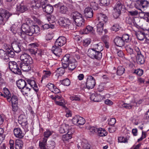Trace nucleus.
<instances>
[{"label":"nucleus","mask_w":149,"mask_h":149,"mask_svg":"<svg viewBox=\"0 0 149 149\" xmlns=\"http://www.w3.org/2000/svg\"><path fill=\"white\" fill-rule=\"evenodd\" d=\"M40 30L39 27L37 25H33L29 27L27 24H24L22 26V30L27 33L29 36H32L34 33H39Z\"/></svg>","instance_id":"1"},{"label":"nucleus","mask_w":149,"mask_h":149,"mask_svg":"<svg viewBox=\"0 0 149 149\" xmlns=\"http://www.w3.org/2000/svg\"><path fill=\"white\" fill-rule=\"evenodd\" d=\"M11 15L7 10L3 9H0V25H4Z\"/></svg>","instance_id":"2"},{"label":"nucleus","mask_w":149,"mask_h":149,"mask_svg":"<svg viewBox=\"0 0 149 149\" xmlns=\"http://www.w3.org/2000/svg\"><path fill=\"white\" fill-rule=\"evenodd\" d=\"M88 56L92 59L99 60L102 56V53L100 51H96L93 49H89L88 50Z\"/></svg>","instance_id":"3"},{"label":"nucleus","mask_w":149,"mask_h":149,"mask_svg":"<svg viewBox=\"0 0 149 149\" xmlns=\"http://www.w3.org/2000/svg\"><path fill=\"white\" fill-rule=\"evenodd\" d=\"M149 2L145 0H139L134 3L135 8L137 9L141 10L142 8H147L149 6Z\"/></svg>","instance_id":"4"},{"label":"nucleus","mask_w":149,"mask_h":149,"mask_svg":"<svg viewBox=\"0 0 149 149\" xmlns=\"http://www.w3.org/2000/svg\"><path fill=\"white\" fill-rule=\"evenodd\" d=\"M9 67L10 70L14 73L19 75L21 74L22 72L19 68L17 63L15 61L9 62Z\"/></svg>","instance_id":"5"},{"label":"nucleus","mask_w":149,"mask_h":149,"mask_svg":"<svg viewBox=\"0 0 149 149\" xmlns=\"http://www.w3.org/2000/svg\"><path fill=\"white\" fill-rule=\"evenodd\" d=\"M41 6V3L40 1H33L32 2L31 10L33 11L34 14L36 15Z\"/></svg>","instance_id":"6"},{"label":"nucleus","mask_w":149,"mask_h":149,"mask_svg":"<svg viewBox=\"0 0 149 149\" xmlns=\"http://www.w3.org/2000/svg\"><path fill=\"white\" fill-rule=\"evenodd\" d=\"M95 84V81L94 77L91 76H88L86 82L87 88L89 89L94 88Z\"/></svg>","instance_id":"7"},{"label":"nucleus","mask_w":149,"mask_h":149,"mask_svg":"<svg viewBox=\"0 0 149 149\" xmlns=\"http://www.w3.org/2000/svg\"><path fill=\"white\" fill-rule=\"evenodd\" d=\"M18 120L19 123L23 126V128L28 127V122L26 115L23 114L20 115L18 118Z\"/></svg>","instance_id":"8"},{"label":"nucleus","mask_w":149,"mask_h":149,"mask_svg":"<svg viewBox=\"0 0 149 149\" xmlns=\"http://www.w3.org/2000/svg\"><path fill=\"white\" fill-rule=\"evenodd\" d=\"M73 123L74 125H83L85 122V120L84 118L79 116H75L72 120Z\"/></svg>","instance_id":"9"},{"label":"nucleus","mask_w":149,"mask_h":149,"mask_svg":"<svg viewBox=\"0 0 149 149\" xmlns=\"http://www.w3.org/2000/svg\"><path fill=\"white\" fill-rule=\"evenodd\" d=\"M21 60L24 63H27L28 64H32L33 61L32 58L28 54L22 53L20 56Z\"/></svg>","instance_id":"10"},{"label":"nucleus","mask_w":149,"mask_h":149,"mask_svg":"<svg viewBox=\"0 0 149 149\" xmlns=\"http://www.w3.org/2000/svg\"><path fill=\"white\" fill-rule=\"evenodd\" d=\"M71 58H74L72 56H71L69 54H67L65 55L61 59L63 67L67 68L68 64L70 62L71 59Z\"/></svg>","instance_id":"11"},{"label":"nucleus","mask_w":149,"mask_h":149,"mask_svg":"<svg viewBox=\"0 0 149 149\" xmlns=\"http://www.w3.org/2000/svg\"><path fill=\"white\" fill-rule=\"evenodd\" d=\"M73 129H70L68 130L67 133L62 136V140L65 142H66L72 138V134L74 132Z\"/></svg>","instance_id":"12"},{"label":"nucleus","mask_w":149,"mask_h":149,"mask_svg":"<svg viewBox=\"0 0 149 149\" xmlns=\"http://www.w3.org/2000/svg\"><path fill=\"white\" fill-rule=\"evenodd\" d=\"M5 93L8 100L10 99L12 104H18V99L17 96L13 95L11 97L10 94L8 90H6V92H5Z\"/></svg>","instance_id":"13"},{"label":"nucleus","mask_w":149,"mask_h":149,"mask_svg":"<svg viewBox=\"0 0 149 149\" xmlns=\"http://www.w3.org/2000/svg\"><path fill=\"white\" fill-rule=\"evenodd\" d=\"M70 61L68 64V69L70 71L73 70L77 67V61L74 58H71Z\"/></svg>","instance_id":"14"},{"label":"nucleus","mask_w":149,"mask_h":149,"mask_svg":"<svg viewBox=\"0 0 149 149\" xmlns=\"http://www.w3.org/2000/svg\"><path fill=\"white\" fill-rule=\"evenodd\" d=\"M66 42V38L63 36H60L56 39L55 43L56 46L61 47L65 44Z\"/></svg>","instance_id":"15"},{"label":"nucleus","mask_w":149,"mask_h":149,"mask_svg":"<svg viewBox=\"0 0 149 149\" xmlns=\"http://www.w3.org/2000/svg\"><path fill=\"white\" fill-rule=\"evenodd\" d=\"M90 98L92 101L95 102H99L103 100L104 97L103 96H101L100 94H93L91 95Z\"/></svg>","instance_id":"16"},{"label":"nucleus","mask_w":149,"mask_h":149,"mask_svg":"<svg viewBox=\"0 0 149 149\" xmlns=\"http://www.w3.org/2000/svg\"><path fill=\"white\" fill-rule=\"evenodd\" d=\"M97 16V19L99 23L104 24L107 22L108 17L106 15L100 13L98 14Z\"/></svg>","instance_id":"17"},{"label":"nucleus","mask_w":149,"mask_h":149,"mask_svg":"<svg viewBox=\"0 0 149 149\" xmlns=\"http://www.w3.org/2000/svg\"><path fill=\"white\" fill-rule=\"evenodd\" d=\"M32 64H28L27 63H20L19 67L21 70L24 71H28L31 69L30 65Z\"/></svg>","instance_id":"18"},{"label":"nucleus","mask_w":149,"mask_h":149,"mask_svg":"<svg viewBox=\"0 0 149 149\" xmlns=\"http://www.w3.org/2000/svg\"><path fill=\"white\" fill-rule=\"evenodd\" d=\"M114 42L116 46L120 47L123 46L125 44L122 38L119 37H116L114 39Z\"/></svg>","instance_id":"19"},{"label":"nucleus","mask_w":149,"mask_h":149,"mask_svg":"<svg viewBox=\"0 0 149 149\" xmlns=\"http://www.w3.org/2000/svg\"><path fill=\"white\" fill-rule=\"evenodd\" d=\"M13 132L15 136L17 138L21 139L24 136V134L20 128H17L15 129Z\"/></svg>","instance_id":"20"},{"label":"nucleus","mask_w":149,"mask_h":149,"mask_svg":"<svg viewBox=\"0 0 149 149\" xmlns=\"http://www.w3.org/2000/svg\"><path fill=\"white\" fill-rule=\"evenodd\" d=\"M59 22L61 26L65 27L68 26L70 21L68 19L61 18L60 19Z\"/></svg>","instance_id":"21"},{"label":"nucleus","mask_w":149,"mask_h":149,"mask_svg":"<svg viewBox=\"0 0 149 149\" xmlns=\"http://www.w3.org/2000/svg\"><path fill=\"white\" fill-rule=\"evenodd\" d=\"M27 81L28 83V85L30 86V87L31 89L34 90L36 91H38V89L37 85L34 81L28 79L27 80Z\"/></svg>","instance_id":"22"},{"label":"nucleus","mask_w":149,"mask_h":149,"mask_svg":"<svg viewBox=\"0 0 149 149\" xmlns=\"http://www.w3.org/2000/svg\"><path fill=\"white\" fill-rule=\"evenodd\" d=\"M84 14L87 18H91L93 16V10L90 7H87L84 10Z\"/></svg>","instance_id":"23"},{"label":"nucleus","mask_w":149,"mask_h":149,"mask_svg":"<svg viewBox=\"0 0 149 149\" xmlns=\"http://www.w3.org/2000/svg\"><path fill=\"white\" fill-rule=\"evenodd\" d=\"M70 129H72L71 127L67 124H63L61 125L59 131L61 133H63L67 131Z\"/></svg>","instance_id":"24"},{"label":"nucleus","mask_w":149,"mask_h":149,"mask_svg":"<svg viewBox=\"0 0 149 149\" xmlns=\"http://www.w3.org/2000/svg\"><path fill=\"white\" fill-rule=\"evenodd\" d=\"M122 6L121 3L119 2H118L116 4V7L114 8V10L115 12V14L117 15V17L119 16L120 14Z\"/></svg>","instance_id":"25"},{"label":"nucleus","mask_w":149,"mask_h":149,"mask_svg":"<svg viewBox=\"0 0 149 149\" xmlns=\"http://www.w3.org/2000/svg\"><path fill=\"white\" fill-rule=\"evenodd\" d=\"M42 8L44 11L47 14L51 13L53 11V7L50 5H44L42 6Z\"/></svg>","instance_id":"26"},{"label":"nucleus","mask_w":149,"mask_h":149,"mask_svg":"<svg viewBox=\"0 0 149 149\" xmlns=\"http://www.w3.org/2000/svg\"><path fill=\"white\" fill-rule=\"evenodd\" d=\"M108 134L107 132L104 129L100 127L98 129L97 131V134L100 136H105Z\"/></svg>","instance_id":"27"},{"label":"nucleus","mask_w":149,"mask_h":149,"mask_svg":"<svg viewBox=\"0 0 149 149\" xmlns=\"http://www.w3.org/2000/svg\"><path fill=\"white\" fill-rule=\"evenodd\" d=\"M27 84L26 81L22 79H20L16 81L17 87L19 89H21Z\"/></svg>","instance_id":"28"},{"label":"nucleus","mask_w":149,"mask_h":149,"mask_svg":"<svg viewBox=\"0 0 149 149\" xmlns=\"http://www.w3.org/2000/svg\"><path fill=\"white\" fill-rule=\"evenodd\" d=\"M125 49L127 52L132 56H135L136 53L133 49L132 47L130 45H127L125 47Z\"/></svg>","instance_id":"29"},{"label":"nucleus","mask_w":149,"mask_h":149,"mask_svg":"<svg viewBox=\"0 0 149 149\" xmlns=\"http://www.w3.org/2000/svg\"><path fill=\"white\" fill-rule=\"evenodd\" d=\"M136 60L137 63L139 64H142L145 62V59L144 56L142 54L137 55Z\"/></svg>","instance_id":"30"},{"label":"nucleus","mask_w":149,"mask_h":149,"mask_svg":"<svg viewBox=\"0 0 149 149\" xmlns=\"http://www.w3.org/2000/svg\"><path fill=\"white\" fill-rule=\"evenodd\" d=\"M30 86L26 84L25 86L21 89V92L23 95H26L29 93L31 89Z\"/></svg>","instance_id":"31"},{"label":"nucleus","mask_w":149,"mask_h":149,"mask_svg":"<svg viewBox=\"0 0 149 149\" xmlns=\"http://www.w3.org/2000/svg\"><path fill=\"white\" fill-rule=\"evenodd\" d=\"M59 11L62 14H67L68 12V8L66 6L62 5L60 7Z\"/></svg>","instance_id":"32"},{"label":"nucleus","mask_w":149,"mask_h":149,"mask_svg":"<svg viewBox=\"0 0 149 149\" xmlns=\"http://www.w3.org/2000/svg\"><path fill=\"white\" fill-rule=\"evenodd\" d=\"M74 21L76 25L77 26L81 27L84 25V20L83 17L76 19Z\"/></svg>","instance_id":"33"},{"label":"nucleus","mask_w":149,"mask_h":149,"mask_svg":"<svg viewBox=\"0 0 149 149\" xmlns=\"http://www.w3.org/2000/svg\"><path fill=\"white\" fill-rule=\"evenodd\" d=\"M145 33L143 31H138L136 34L137 38L139 40H142L145 38Z\"/></svg>","instance_id":"34"},{"label":"nucleus","mask_w":149,"mask_h":149,"mask_svg":"<svg viewBox=\"0 0 149 149\" xmlns=\"http://www.w3.org/2000/svg\"><path fill=\"white\" fill-rule=\"evenodd\" d=\"M0 57L4 60L8 59L7 52L2 49H0Z\"/></svg>","instance_id":"35"},{"label":"nucleus","mask_w":149,"mask_h":149,"mask_svg":"<svg viewBox=\"0 0 149 149\" xmlns=\"http://www.w3.org/2000/svg\"><path fill=\"white\" fill-rule=\"evenodd\" d=\"M94 50L96 51H100V52L103 49L102 43H99V44H96L93 45V48Z\"/></svg>","instance_id":"36"},{"label":"nucleus","mask_w":149,"mask_h":149,"mask_svg":"<svg viewBox=\"0 0 149 149\" xmlns=\"http://www.w3.org/2000/svg\"><path fill=\"white\" fill-rule=\"evenodd\" d=\"M70 99L72 101L79 102L81 100V97L79 95H73L70 97Z\"/></svg>","instance_id":"37"},{"label":"nucleus","mask_w":149,"mask_h":149,"mask_svg":"<svg viewBox=\"0 0 149 149\" xmlns=\"http://www.w3.org/2000/svg\"><path fill=\"white\" fill-rule=\"evenodd\" d=\"M52 51L53 53L56 55L57 56L58 55V53L61 52V49L58 47V46H53L52 48Z\"/></svg>","instance_id":"38"},{"label":"nucleus","mask_w":149,"mask_h":149,"mask_svg":"<svg viewBox=\"0 0 149 149\" xmlns=\"http://www.w3.org/2000/svg\"><path fill=\"white\" fill-rule=\"evenodd\" d=\"M27 9L26 6L19 5L17 6V10L20 13H22L25 11Z\"/></svg>","instance_id":"39"},{"label":"nucleus","mask_w":149,"mask_h":149,"mask_svg":"<svg viewBox=\"0 0 149 149\" xmlns=\"http://www.w3.org/2000/svg\"><path fill=\"white\" fill-rule=\"evenodd\" d=\"M104 25L103 24L98 23L97 25V31L100 34H102L103 33Z\"/></svg>","instance_id":"40"},{"label":"nucleus","mask_w":149,"mask_h":149,"mask_svg":"<svg viewBox=\"0 0 149 149\" xmlns=\"http://www.w3.org/2000/svg\"><path fill=\"white\" fill-rule=\"evenodd\" d=\"M71 15L74 20H75L76 19H78L83 17L82 15L77 12L73 13Z\"/></svg>","instance_id":"41"},{"label":"nucleus","mask_w":149,"mask_h":149,"mask_svg":"<svg viewBox=\"0 0 149 149\" xmlns=\"http://www.w3.org/2000/svg\"><path fill=\"white\" fill-rule=\"evenodd\" d=\"M23 146L22 141L21 140H16L15 142V148L16 149H21Z\"/></svg>","instance_id":"42"},{"label":"nucleus","mask_w":149,"mask_h":149,"mask_svg":"<svg viewBox=\"0 0 149 149\" xmlns=\"http://www.w3.org/2000/svg\"><path fill=\"white\" fill-rule=\"evenodd\" d=\"M84 33L86 34H87L89 32L93 33L94 31L93 27L89 25L87 26L86 29L84 30Z\"/></svg>","instance_id":"43"},{"label":"nucleus","mask_w":149,"mask_h":149,"mask_svg":"<svg viewBox=\"0 0 149 149\" xmlns=\"http://www.w3.org/2000/svg\"><path fill=\"white\" fill-rule=\"evenodd\" d=\"M121 38H122L124 43L125 42H129L131 41V38L128 34L123 35Z\"/></svg>","instance_id":"44"},{"label":"nucleus","mask_w":149,"mask_h":149,"mask_svg":"<svg viewBox=\"0 0 149 149\" xmlns=\"http://www.w3.org/2000/svg\"><path fill=\"white\" fill-rule=\"evenodd\" d=\"M82 146L83 149H90V145L86 140H84L82 141Z\"/></svg>","instance_id":"45"},{"label":"nucleus","mask_w":149,"mask_h":149,"mask_svg":"<svg viewBox=\"0 0 149 149\" xmlns=\"http://www.w3.org/2000/svg\"><path fill=\"white\" fill-rule=\"evenodd\" d=\"M125 69L122 66L118 67L117 68V73L119 75H121L123 74L124 72Z\"/></svg>","instance_id":"46"},{"label":"nucleus","mask_w":149,"mask_h":149,"mask_svg":"<svg viewBox=\"0 0 149 149\" xmlns=\"http://www.w3.org/2000/svg\"><path fill=\"white\" fill-rule=\"evenodd\" d=\"M7 53L8 56L11 58L13 57L15 55L14 51L12 48H8L7 49Z\"/></svg>","instance_id":"47"},{"label":"nucleus","mask_w":149,"mask_h":149,"mask_svg":"<svg viewBox=\"0 0 149 149\" xmlns=\"http://www.w3.org/2000/svg\"><path fill=\"white\" fill-rule=\"evenodd\" d=\"M12 49L15 52L18 53L21 51V49L19 46L18 44H15L12 47Z\"/></svg>","instance_id":"48"},{"label":"nucleus","mask_w":149,"mask_h":149,"mask_svg":"<svg viewBox=\"0 0 149 149\" xmlns=\"http://www.w3.org/2000/svg\"><path fill=\"white\" fill-rule=\"evenodd\" d=\"M55 146V143L54 141H50L47 144V147L49 149H53Z\"/></svg>","instance_id":"49"},{"label":"nucleus","mask_w":149,"mask_h":149,"mask_svg":"<svg viewBox=\"0 0 149 149\" xmlns=\"http://www.w3.org/2000/svg\"><path fill=\"white\" fill-rule=\"evenodd\" d=\"M61 101H58L57 100H55V103L57 105L62 106L63 107L65 108V109H67V108L65 106L64 102L63 100H62Z\"/></svg>","instance_id":"50"},{"label":"nucleus","mask_w":149,"mask_h":149,"mask_svg":"<svg viewBox=\"0 0 149 149\" xmlns=\"http://www.w3.org/2000/svg\"><path fill=\"white\" fill-rule=\"evenodd\" d=\"M54 26L53 24H46L42 26V28L44 29H47L49 28L52 29L54 28Z\"/></svg>","instance_id":"51"},{"label":"nucleus","mask_w":149,"mask_h":149,"mask_svg":"<svg viewBox=\"0 0 149 149\" xmlns=\"http://www.w3.org/2000/svg\"><path fill=\"white\" fill-rule=\"evenodd\" d=\"M44 74L42 77V79L41 80V82L44 79H45L46 78L48 77L51 74V73L49 71H44Z\"/></svg>","instance_id":"52"},{"label":"nucleus","mask_w":149,"mask_h":149,"mask_svg":"<svg viewBox=\"0 0 149 149\" xmlns=\"http://www.w3.org/2000/svg\"><path fill=\"white\" fill-rule=\"evenodd\" d=\"M106 84L105 83L100 84L97 88L98 91L100 92L103 91L104 89L105 86H106Z\"/></svg>","instance_id":"53"},{"label":"nucleus","mask_w":149,"mask_h":149,"mask_svg":"<svg viewBox=\"0 0 149 149\" xmlns=\"http://www.w3.org/2000/svg\"><path fill=\"white\" fill-rule=\"evenodd\" d=\"M91 40L90 38H86L84 40L83 43L84 46L85 47H87L90 43Z\"/></svg>","instance_id":"54"},{"label":"nucleus","mask_w":149,"mask_h":149,"mask_svg":"<svg viewBox=\"0 0 149 149\" xmlns=\"http://www.w3.org/2000/svg\"><path fill=\"white\" fill-rule=\"evenodd\" d=\"M118 142L125 143L127 142L128 139L126 138L123 136H120L118 137Z\"/></svg>","instance_id":"55"},{"label":"nucleus","mask_w":149,"mask_h":149,"mask_svg":"<svg viewBox=\"0 0 149 149\" xmlns=\"http://www.w3.org/2000/svg\"><path fill=\"white\" fill-rule=\"evenodd\" d=\"M47 19L49 22V24H51L55 22V18L53 16L50 15L47 17Z\"/></svg>","instance_id":"56"},{"label":"nucleus","mask_w":149,"mask_h":149,"mask_svg":"<svg viewBox=\"0 0 149 149\" xmlns=\"http://www.w3.org/2000/svg\"><path fill=\"white\" fill-rule=\"evenodd\" d=\"M54 36V34L52 32L48 33L46 36V39L47 40H52Z\"/></svg>","instance_id":"57"},{"label":"nucleus","mask_w":149,"mask_h":149,"mask_svg":"<svg viewBox=\"0 0 149 149\" xmlns=\"http://www.w3.org/2000/svg\"><path fill=\"white\" fill-rule=\"evenodd\" d=\"M119 25L118 24L113 25L111 28V30L112 31L116 32L119 29Z\"/></svg>","instance_id":"58"},{"label":"nucleus","mask_w":149,"mask_h":149,"mask_svg":"<svg viewBox=\"0 0 149 149\" xmlns=\"http://www.w3.org/2000/svg\"><path fill=\"white\" fill-rule=\"evenodd\" d=\"M70 80L66 78L65 79L63 80L62 82V84L65 86H68L70 84Z\"/></svg>","instance_id":"59"},{"label":"nucleus","mask_w":149,"mask_h":149,"mask_svg":"<svg viewBox=\"0 0 149 149\" xmlns=\"http://www.w3.org/2000/svg\"><path fill=\"white\" fill-rule=\"evenodd\" d=\"M22 32H20L18 33V34L23 39H25L26 38L27 35H28L27 33L25 32H24L22 31Z\"/></svg>","instance_id":"60"},{"label":"nucleus","mask_w":149,"mask_h":149,"mask_svg":"<svg viewBox=\"0 0 149 149\" xmlns=\"http://www.w3.org/2000/svg\"><path fill=\"white\" fill-rule=\"evenodd\" d=\"M100 5H108L110 3V0H99Z\"/></svg>","instance_id":"61"},{"label":"nucleus","mask_w":149,"mask_h":149,"mask_svg":"<svg viewBox=\"0 0 149 149\" xmlns=\"http://www.w3.org/2000/svg\"><path fill=\"white\" fill-rule=\"evenodd\" d=\"M143 70L140 69L136 70H134V73L136 74L139 76H141L143 74Z\"/></svg>","instance_id":"62"},{"label":"nucleus","mask_w":149,"mask_h":149,"mask_svg":"<svg viewBox=\"0 0 149 149\" xmlns=\"http://www.w3.org/2000/svg\"><path fill=\"white\" fill-rule=\"evenodd\" d=\"M52 133V132L49 130H47L44 132V136L46 138H48Z\"/></svg>","instance_id":"63"},{"label":"nucleus","mask_w":149,"mask_h":149,"mask_svg":"<svg viewBox=\"0 0 149 149\" xmlns=\"http://www.w3.org/2000/svg\"><path fill=\"white\" fill-rule=\"evenodd\" d=\"M67 68H64L62 66V67L58 68L57 69V71L59 72V74L60 75L63 74L65 72V69Z\"/></svg>","instance_id":"64"}]
</instances>
